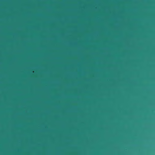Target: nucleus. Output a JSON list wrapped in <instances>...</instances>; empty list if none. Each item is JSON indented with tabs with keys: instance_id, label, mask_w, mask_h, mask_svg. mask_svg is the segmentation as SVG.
<instances>
[{
	"instance_id": "f8f14e48",
	"label": "nucleus",
	"mask_w": 155,
	"mask_h": 155,
	"mask_svg": "<svg viewBox=\"0 0 155 155\" xmlns=\"http://www.w3.org/2000/svg\"><path fill=\"white\" fill-rule=\"evenodd\" d=\"M126 8H127V7H126Z\"/></svg>"
},
{
	"instance_id": "20e7f679",
	"label": "nucleus",
	"mask_w": 155,
	"mask_h": 155,
	"mask_svg": "<svg viewBox=\"0 0 155 155\" xmlns=\"http://www.w3.org/2000/svg\"><path fill=\"white\" fill-rule=\"evenodd\" d=\"M126 136H129V135H128V134H127V135H126Z\"/></svg>"
},
{
	"instance_id": "39448f33",
	"label": "nucleus",
	"mask_w": 155,
	"mask_h": 155,
	"mask_svg": "<svg viewBox=\"0 0 155 155\" xmlns=\"http://www.w3.org/2000/svg\"><path fill=\"white\" fill-rule=\"evenodd\" d=\"M126 104H127V102H126Z\"/></svg>"
},
{
	"instance_id": "0eeeda50",
	"label": "nucleus",
	"mask_w": 155,
	"mask_h": 155,
	"mask_svg": "<svg viewBox=\"0 0 155 155\" xmlns=\"http://www.w3.org/2000/svg\"><path fill=\"white\" fill-rule=\"evenodd\" d=\"M126 104H127V102H126Z\"/></svg>"
},
{
	"instance_id": "9b49d317",
	"label": "nucleus",
	"mask_w": 155,
	"mask_h": 155,
	"mask_svg": "<svg viewBox=\"0 0 155 155\" xmlns=\"http://www.w3.org/2000/svg\"><path fill=\"white\" fill-rule=\"evenodd\" d=\"M126 106H127V104L126 105Z\"/></svg>"
},
{
	"instance_id": "dca6fc26",
	"label": "nucleus",
	"mask_w": 155,
	"mask_h": 155,
	"mask_svg": "<svg viewBox=\"0 0 155 155\" xmlns=\"http://www.w3.org/2000/svg\"><path fill=\"white\" fill-rule=\"evenodd\" d=\"M126 1H127V0H126Z\"/></svg>"
},
{
	"instance_id": "9d476101",
	"label": "nucleus",
	"mask_w": 155,
	"mask_h": 155,
	"mask_svg": "<svg viewBox=\"0 0 155 155\" xmlns=\"http://www.w3.org/2000/svg\"><path fill=\"white\" fill-rule=\"evenodd\" d=\"M126 106H127V104L126 105Z\"/></svg>"
},
{
	"instance_id": "ddd939ff",
	"label": "nucleus",
	"mask_w": 155,
	"mask_h": 155,
	"mask_svg": "<svg viewBox=\"0 0 155 155\" xmlns=\"http://www.w3.org/2000/svg\"><path fill=\"white\" fill-rule=\"evenodd\" d=\"M126 35H127V34Z\"/></svg>"
},
{
	"instance_id": "7ed1b4c3",
	"label": "nucleus",
	"mask_w": 155,
	"mask_h": 155,
	"mask_svg": "<svg viewBox=\"0 0 155 155\" xmlns=\"http://www.w3.org/2000/svg\"><path fill=\"white\" fill-rule=\"evenodd\" d=\"M129 88H126L127 89V91L128 90Z\"/></svg>"
},
{
	"instance_id": "423d86ee",
	"label": "nucleus",
	"mask_w": 155,
	"mask_h": 155,
	"mask_svg": "<svg viewBox=\"0 0 155 155\" xmlns=\"http://www.w3.org/2000/svg\"><path fill=\"white\" fill-rule=\"evenodd\" d=\"M126 104H127V102H126Z\"/></svg>"
},
{
	"instance_id": "2eb2a0df",
	"label": "nucleus",
	"mask_w": 155,
	"mask_h": 155,
	"mask_svg": "<svg viewBox=\"0 0 155 155\" xmlns=\"http://www.w3.org/2000/svg\"><path fill=\"white\" fill-rule=\"evenodd\" d=\"M130 136H131L132 135H130Z\"/></svg>"
},
{
	"instance_id": "f257e3e1",
	"label": "nucleus",
	"mask_w": 155,
	"mask_h": 155,
	"mask_svg": "<svg viewBox=\"0 0 155 155\" xmlns=\"http://www.w3.org/2000/svg\"><path fill=\"white\" fill-rule=\"evenodd\" d=\"M124 87L111 88H123L124 91V155H126V75H123Z\"/></svg>"
},
{
	"instance_id": "1a4fd4ad",
	"label": "nucleus",
	"mask_w": 155,
	"mask_h": 155,
	"mask_svg": "<svg viewBox=\"0 0 155 155\" xmlns=\"http://www.w3.org/2000/svg\"><path fill=\"white\" fill-rule=\"evenodd\" d=\"M126 14H127V12H126Z\"/></svg>"
},
{
	"instance_id": "4468645a",
	"label": "nucleus",
	"mask_w": 155,
	"mask_h": 155,
	"mask_svg": "<svg viewBox=\"0 0 155 155\" xmlns=\"http://www.w3.org/2000/svg\"><path fill=\"white\" fill-rule=\"evenodd\" d=\"M126 114H127V113H126Z\"/></svg>"
},
{
	"instance_id": "6e6552de",
	"label": "nucleus",
	"mask_w": 155,
	"mask_h": 155,
	"mask_svg": "<svg viewBox=\"0 0 155 155\" xmlns=\"http://www.w3.org/2000/svg\"><path fill=\"white\" fill-rule=\"evenodd\" d=\"M126 14H127V12H126Z\"/></svg>"
},
{
	"instance_id": "f03ea898",
	"label": "nucleus",
	"mask_w": 155,
	"mask_h": 155,
	"mask_svg": "<svg viewBox=\"0 0 155 155\" xmlns=\"http://www.w3.org/2000/svg\"><path fill=\"white\" fill-rule=\"evenodd\" d=\"M124 87L111 88H123L124 91V155H126V75H123Z\"/></svg>"
}]
</instances>
